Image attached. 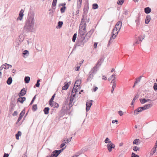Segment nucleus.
Masks as SVG:
<instances>
[{"label":"nucleus","instance_id":"nucleus-1","mask_svg":"<svg viewBox=\"0 0 157 157\" xmlns=\"http://www.w3.org/2000/svg\"><path fill=\"white\" fill-rule=\"evenodd\" d=\"M34 23V18L32 17H28L26 21L25 25L24 26V29H26L27 31H31L33 26Z\"/></svg>","mask_w":157,"mask_h":157},{"label":"nucleus","instance_id":"nucleus-2","mask_svg":"<svg viewBox=\"0 0 157 157\" xmlns=\"http://www.w3.org/2000/svg\"><path fill=\"white\" fill-rule=\"evenodd\" d=\"M87 41L84 36L78 35L77 41L76 45L78 46H83Z\"/></svg>","mask_w":157,"mask_h":157},{"label":"nucleus","instance_id":"nucleus-3","mask_svg":"<svg viewBox=\"0 0 157 157\" xmlns=\"http://www.w3.org/2000/svg\"><path fill=\"white\" fill-rule=\"evenodd\" d=\"M104 59L102 58L99 59L95 65L92 69L90 71L95 74L97 72L98 68L101 65Z\"/></svg>","mask_w":157,"mask_h":157},{"label":"nucleus","instance_id":"nucleus-4","mask_svg":"<svg viewBox=\"0 0 157 157\" xmlns=\"http://www.w3.org/2000/svg\"><path fill=\"white\" fill-rule=\"evenodd\" d=\"M89 21V19H87L86 17H85L84 15H82L79 28L86 29V23L88 22Z\"/></svg>","mask_w":157,"mask_h":157},{"label":"nucleus","instance_id":"nucleus-5","mask_svg":"<svg viewBox=\"0 0 157 157\" xmlns=\"http://www.w3.org/2000/svg\"><path fill=\"white\" fill-rule=\"evenodd\" d=\"M74 98L72 97H67L66 100L65 102L67 103L69 101V103L68 104L70 108H71L74 105V103L73 102Z\"/></svg>","mask_w":157,"mask_h":157},{"label":"nucleus","instance_id":"nucleus-6","mask_svg":"<svg viewBox=\"0 0 157 157\" xmlns=\"http://www.w3.org/2000/svg\"><path fill=\"white\" fill-rule=\"evenodd\" d=\"M119 31H118L117 30L115 29L114 28L113 29L112 32V35L110 37V39L109 41V43H110L112 38L113 39H114L116 38Z\"/></svg>","mask_w":157,"mask_h":157},{"label":"nucleus","instance_id":"nucleus-7","mask_svg":"<svg viewBox=\"0 0 157 157\" xmlns=\"http://www.w3.org/2000/svg\"><path fill=\"white\" fill-rule=\"evenodd\" d=\"M107 147L109 152H111L113 148H114L115 145L113 144L111 141H109L108 144L107 145Z\"/></svg>","mask_w":157,"mask_h":157},{"label":"nucleus","instance_id":"nucleus-8","mask_svg":"<svg viewBox=\"0 0 157 157\" xmlns=\"http://www.w3.org/2000/svg\"><path fill=\"white\" fill-rule=\"evenodd\" d=\"M94 29H91L90 31L86 33L85 36H84L85 37V39L87 41L91 36L92 34L94 32Z\"/></svg>","mask_w":157,"mask_h":157},{"label":"nucleus","instance_id":"nucleus-9","mask_svg":"<svg viewBox=\"0 0 157 157\" xmlns=\"http://www.w3.org/2000/svg\"><path fill=\"white\" fill-rule=\"evenodd\" d=\"M93 101L92 100H87L86 104V110L87 112L88 111L90 110V107L92 105V102Z\"/></svg>","mask_w":157,"mask_h":157},{"label":"nucleus","instance_id":"nucleus-10","mask_svg":"<svg viewBox=\"0 0 157 157\" xmlns=\"http://www.w3.org/2000/svg\"><path fill=\"white\" fill-rule=\"evenodd\" d=\"M86 31V29L79 28L78 35L84 36Z\"/></svg>","mask_w":157,"mask_h":157},{"label":"nucleus","instance_id":"nucleus-11","mask_svg":"<svg viewBox=\"0 0 157 157\" xmlns=\"http://www.w3.org/2000/svg\"><path fill=\"white\" fill-rule=\"evenodd\" d=\"M68 105L67 104V102L64 103L62 105V110L63 111L69 110L71 108H70Z\"/></svg>","mask_w":157,"mask_h":157},{"label":"nucleus","instance_id":"nucleus-12","mask_svg":"<svg viewBox=\"0 0 157 157\" xmlns=\"http://www.w3.org/2000/svg\"><path fill=\"white\" fill-rule=\"evenodd\" d=\"M122 25V22L121 21H118L114 29H117L118 31H119Z\"/></svg>","mask_w":157,"mask_h":157},{"label":"nucleus","instance_id":"nucleus-13","mask_svg":"<svg viewBox=\"0 0 157 157\" xmlns=\"http://www.w3.org/2000/svg\"><path fill=\"white\" fill-rule=\"evenodd\" d=\"M24 10L23 9H21L19 13L18 17L17 18V20L21 21L22 20L23 18V17L24 16Z\"/></svg>","mask_w":157,"mask_h":157},{"label":"nucleus","instance_id":"nucleus-14","mask_svg":"<svg viewBox=\"0 0 157 157\" xmlns=\"http://www.w3.org/2000/svg\"><path fill=\"white\" fill-rule=\"evenodd\" d=\"M115 75H111V77H113L114 76V78L112 80L111 83H113V86L112 87V88H113V89H114L116 87V78L115 77Z\"/></svg>","mask_w":157,"mask_h":157},{"label":"nucleus","instance_id":"nucleus-15","mask_svg":"<svg viewBox=\"0 0 157 157\" xmlns=\"http://www.w3.org/2000/svg\"><path fill=\"white\" fill-rule=\"evenodd\" d=\"M141 16V14L140 13H139L136 18L135 20L136 22V25L139 26L140 24V17Z\"/></svg>","mask_w":157,"mask_h":157},{"label":"nucleus","instance_id":"nucleus-16","mask_svg":"<svg viewBox=\"0 0 157 157\" xmlns=\"http://www.w3.org/2000/svg\"><path fill=\"white\" fill-rule=\"evenodd\" d=\"M26 91L25 88L22 89L20 92L18 94V95L19 97L22 96L24 95L26 93Z\"/></svg>","mask_w":157,"mask_h":157},{"label":"nucleus","instance_id":"nucleus-17","mask_svg":"<svg viewBox=\"0 0 157 157\" xmlns=\"http://www.w3.org/2000/svg\"><path fill=\"white\" fill-rule=\"evenodd\" d=\"M152 106V104H150L144 105L142 108L143 110L147 109H149Z\"/></svg>","mask_w":157,"mask_h":157},{"label":"nucleus","instance_id":"nucleus-18","mask_svg":"<svg viewBox=\"0 0 157 157\" xmlns=\"http://www.w3.org/2000/svg\"><path fill=\"white\" fill-rule=\"evenodd\" d=\"M10 65L7 64V63H5L1 66L0 67L1 69L3 70V69H8L10 67Z\"/></svg>","mask_w":157,"mask_h":157},{"label":"nucleus","instance_id":"nucleus-19","mask_svg":"<svg viewBox=\"0 0 157 157\" xmlns=\"http://www.w3.org/2000/svg\"><path fill=\"white\" fill-rule=\"evenodd\" d=\"M94 75V73H93L90 71L89 73V76L87 79V81H89L90 80H91V79L93 78Z\"/></svg>","mask_w":157,"mask_h":157},{"label":"nucleus","instance_id":"nucleus-20","mask_svg":"<svg viewBox=\"0 0 157 157\" xmlns=\"http://www.w3.org/2000/svg\"><path fill=\"white\" fill-rule=\"evenodd\" d=\"M59 155V154L57 151V150H55L52 153L51 157H57Z\"/></svg>","mask_w":157,"mask_h":157},{"label":"nucleus","instance_id":"nucleus-21","mask_svg":"<svg viewBox=\"0 0 157 157\" xmlns=\"http://www.w3.org/2000/svg\"><path fill=\"white\" fill-rule=\"evenodd\" d=\"M20 97L17 99V102H19L21 103H23L24 101L26 100V98L25 97Z\"/></svg>","mask_w":157,"mask_h":157},{"label":"nucleus","instance_id":"nucleus-22","mask_svg":"<svg viewBox=\"0 0 157 157\" xmlns=\"http://www.w3.org/2000/svg\"><path fill=\"white\" fill-rule=\"evenodd\" d=\"M49 104L51 106H53L54 107L57 108L59 106L58 104L53 101L51 103H49Z\"/></svg>","mask_w":157,"mask_h":157},{"label":"nucleus","instance_id":"nucleus-23","mask_svg":"<svg viewBox=\"0 0 157 157\" xmlns=\"http://www.w3.org/2000/svg\"><path fill=\"white\" fill-rule=\"evenodd\" d=\"M143 110L142 107H139L137 109H135L134 111V113L136 114H139L140 112H141Z\"/></svg>","mask_w":157,"mask_h":157},{"label":"nucleus","instance_id":"nucleus-24","mask_svg":"<svg viewBox=\"0 0 157 157\" xmlns=\"http://www.w3.org/2000/svg\"><path fill=\"white\" fill-rule=\"evenodd\" d=\"M88 9V6L86 5L85 6L83 10V14H86L87 13Z\"/></svg>","mask_w":157,"mask_h":157},{"label":"nucleus","instance_id":"nucleus-25","mask_svg":"<svg viewBox=\"0 0 157 157\" xmlns=\"http://www.w3.org/2000/svg\"><path fill=\"white\" fill-rule=\"evenodd\" d=\"M141 103L142 104H144L145 103L149 101H151L150 99H146L145 98L141 99L140 100Z\"/></svg>","mask_w":157,"mask_h":157},{"label":"nucleus","instance_id":"nucleus-26","mask_svg":"<svg viewBox=\"0 0 157 157\" xmlns=\"http://www.w3.org/2000/svg\"><path fill=\"white\" fill-rule=\"evenodd\" d=\"M150 20H151L150 16L149 15H147V16H146V17L145 19V23L146 24H148L149 23V22Z\"/></svg>","mask_w":157,"mask_h":157},{"label":"nucleus","instance_id":"nucleus-27","mask_svg":"<svg viewBox=\"0 0 157 157\" xmlns=\"http://www.w3.org/2000/svg\"><path fill=\"white\" fill-rule=\"evenodd\" d=\"M151 11V9L149 7L145 8L144 9V12L147 14L149 13Z\"/></svg>","mask_w":157,"mask_h":157},{"label":"nucleus","instance_id":"nucleus-28","mask_svg":"<svg viewBox=\"0 0 157 157\" xmlns=\"http://www.w3.org/2000/svg\"><path fill=\"white\" fill-rule=\"evenodd\" d=\"M81 83V81L80 80H76L74 86L78 87L80 86Z\"/></svg>","mask_w":157,"mask_h":157},{"label":"nucleus","instance_id":"nucleus-29","mask_svg":"<svg viewBox=\"0 0 157 157\" xmlns=\"http://www.w3.org/2000/svg\"><path fill=\"white\" fill-rule=\"evenodd\" d=\"M21 131H19L18 132L17 134L15 135L16 139L18 140L19 139V136H21Z\"/></svg>","mask_w":157,"mask_h":157},{"label":"nucleus","instance_id":"nucleus-30","mask_svg":"<svg viewBox=\"0 0 157 157\" xmlns=\"http://www.w3.org/2000/svg\"><path fill=\"white\" fill-rule=\"evenodd\" d=\"M49 108L48 107H45L44 108L43 111L45 114H48L49 113Z\"/></svg>","mask_w":157,"mask_h":157},{"label":"nucleus","instance_id":"nucleus-31","mask_svg":"<svg viewBox=\"0 0 157 157\" xmlns=\"http://www.w3.org/2000/svg\"><path fill=\"white\" fill-rule=\"evenodd\" d=\"M71 139H72L71 137V138L70 139L65 138V139H63V142H64L65 143L68 144L71 141ZM62 142H63V141H62Z\"/></svg>","mask_w":157,"mask_h":157},{"label":"nucleus","instance_id":"nucleus-32","mask_svg":"<svg viewBox=\"0 0 157 157\" xmlns=\"http://www.w3.org/2000/svg\"><path fill=\"white\" fill-rule=\"evenodd\" d=\"M30 80V78L29 76L25 77L24 79L25 82V83H28Z\"/></svg>","mask_w":157,"mask_h":157},{"label":"nucleus","instance_id":"nucleus-33","mask_svg":"<svg viewBox=\"0 0 157 157\" xmlns=\"http://www.w3.org/2000/svg\"><path fill=\"white\" fill-rule=\"evenodd\" d=\"M69 86V85L67 83L65 84V85L62 87V90H67Z\"/></svg>","mask_w":157,"mask_h":157},{"label":"nucleus","instance_id":"nucleus-34","mask_svg":"<svg viewBox=\"0 0 157 157\" xmlns=\"http://www.w3.org/2000/svg\"><path fill=\"white\" fill-rule=\"evenodd\" d=\"M143 39L144 38L143 37H142V38H141L140 37H139L137 40L136 41L135 43L137 44H139L141 42Z\"/></svg>","mask_w":157,"mask_h":157},{"label":"nucleus","instance_id":"nucleus-35","mask_svg":"<svg viewBox=\"0 0 157 157\" xmlns=\"http://www.w3.org/2000/svg\"><path fill=\"white\" fill-rule=\"evenodd\" d=\"M142 77V76H140V77H139L138 78L136 79V81L135 82V84H137L138 82L140 81Z\"/></svg>","mask_w":157,"mask_h":157},{"label":"nucleus","instance_id":"nucleus-36","mask_svg":"<svg viewBox=\"0 0 157 157\" xmlns=\"http://www.w3.org/2000/svg\"><path fill=\"white\" fill-rule=\"evenodd\" d=\"M156 150V149L154 146L153 148L151 150V151L150 155H153V154L155 152Z\"/></svg>","mask_w":157,"mask_h":157},{"label":"nucleus","instance_id":"nucleus-37","mask_svg":"<svg viewBox=\"0 0 157 157\" xmlns=\"http://www.w3.org/2000/svg\"><path fill=\"white\" fill-rule=\"evenodd\" d=\"M82 0H78V6L79 8H81L82 3Z\"/></svg>","mask_w":157,"mask_h":157},{"label":"nucleus","instance_id":"nucleus-38","mask_svg":"<svg viewBox=\"0 0 157 157\" xmlns=\"http://www.w3.org/2000/svg\"><path fill=\"white\" fill-rule=\"evenodd\" d=\"M37 109V105L36 104L32 106V110L34 112L36 111Z\"/></svg>","mask_w":157,"mask_h":157},{"label":"nucleus","instance_id":"nucleus-39","mask_svg":"<svg viewBox=\"0 0 157 157\" xmlns=\"http://www.w3.org/2000/svg\"><path fill=\"white\" fill-rule=\"evenodd\" d=\"M124 0H118L117 4L119 5H122L124 2Z\"/></svg>","mask_w":157,"mask_h":157},{"label":"nucleus","instance_id":"nucleus-40","mask_svg":"<svg viewBox=\"0 0 157 157\" xmlns=\"http://www.w3.org/2000/svg\"><path fill=\"white\" fill-rule=\"evenodd\" d=\"M140 140L138 139H135L133 142V144H138Z\"/></svg>","mask_w":157,"mask_h":157},{"label":"nucleus","instance_id":"nucleus-41","mask_svg":"<svg viewBox=\"0 0 157 157\" xmlns=\"http://www.w3.org/2000/svg\"><path fill=\"white\" fill-rule=\"evenodd\" d=\"M77 37V34L75 33L73 36L72 41L73 42H75L76 38Z\"/></svg>","mask_w":157,"mask_h":157},{"label":"nucleus","instance_id":"nucleus-42","mask_svg":"<svg viewBox=\"0 0 157 157\" xmlns=\"http://www.w3.org/2000/svg\"><path fill=\"white\" fill-rule=\"evenodd\" d=\"M55 95H56V94H54L53 95V96L52 97L51 99H50V100H49V103L50 102V103H51L53 101V100L54 99V98L55 97Z\"/></svg>","mask_w":157,"mask_h":157},{"label":"nucleus","instance_id":"nucleus-43","mask_svg":"<svg viewBox=\"0 0 157 157\" xmlns=\"http://www.w3.org/2000/svg\"><path fill=\"white\" fill-rule=\"evenodd\" d=\"M98 8V6L97 4H94L92 5V8L93 9H96Z\"/></svg>","mask_w":157,"mask_h":157},{"label":"nucleus","instance_id":"nucleus-44","mask_svg":"<svg viewBox=\"0 0 157 157\" xmlns=\"http://www.w3.org/2000/svg\"><path fill=\"white\" fill-rule=\"evenodd\" d=\"M140 148L136 146H134L133 148V150L135 151H137L140 150Z\"/></svg>","mask_w":157,"mask_h":157},{"label":"nucleus","instance_id":"nucleus-45","mask_svg":"<svg viewBox=\"0 0 157 157\" xmlns=\"http://www.w3.org/2000/svg\"><path fill=\"white\" fill-rule=\"evenodd\" d=\"M25 111L24 109H23L20 113L19 116L23 117L25 113Z\"/></svg>","mask_w":157,"mask_h":157},{"label":"nucleus","instance_id":"nucleus-46","mask_svg":"<svg viewBox=\"0 0 157 157\" xmlns=\"http://www.w3.org/2000/svg\"><path fill=\"white\" fill-rule=\"evenodd\" d=\"M138 95H136L135 96V97L134 98L132 102V103H131V104L132 105H133V104L135 102V101L137 98H138Z\"/></svg>","mask_w":157,"mask_h":157},{"label":"nucleus","instance_id":"nucleus-47","mask_svg":"<svg viewBox=\"0 0 157 157\" xmlns=\"http://www.w3.org/2000/svg\"><path fill=\"white\" fill-rule=\"evenodd\" d=\"M72 92H73V93H75V94H76L77 92H78L77 88H74V87L73 89Z\"/></svg>","mask_w":157,"mask_h":157},{"label":"nucleus","instance_id":"nucleus-48","mask_svg":"<svg viewBox=\"0 0 157 157\" xmlns=\"http://www.w3.org/2000/svg\"><path fill=\"white\" fill-rule=\"evenodd\" d=\"M66 8V7H63L61 8L60 11L61 13H63L65 12Z\"/></svg>","mask_w":157,"mask_h":157},{"label":"nucleus","instance_id":"nucleus-49","mask_svg":"<svg viewBox=\"0 0 157 157\" xmlns=\"http://www.w3.org/2000/svg\"><path fill=\"white\" fill-rule=\"evenodd\" d=\"M40 81V79H38L37 80V82H36V84L35 85L36 86V87H39V86H40V83H39V82Z\"/></svg>","mask_w":157,"mask_h":157},{"label":"nucleus","instance_id":"nucleus-50","mask_svg":"<svg viewBox=\"0 0 157 157\" xmlns=\"http://www.w3.org/2000/svg\"><path fill=\"white\" fill-rule=\"evenodd\" d=\"M153 88L156 91L157 90V83H154L153 86Z\"/></svg>","mask_w":157,"mask_h":157},{"label":"nucleus","instance_id":"nucleus-51","mask_svg":"<svg viewBox=\"0 0 157 157\" xmlns=\"http://www.w3.org/2000/svg\"><path fill=\"white\" fill-rule=\"evenodd\" d=\"M57 0H53L52 3V6H55L57 3Z\"/></svg>","mask_w":157,"mask_h":157},{"label":"nucleus","instance_id":"nucleus-52","mask_svg":"<svg viewBox=\"0 0 157 157\" xmlns=\"http://www.w3.org/2000/svg\"><path fill=\"white\" fill-rule=\"evenodd\" d=\"M63 22L62 21H59L58 23V26L59 28H61L63 25Z\"/></svg>","mask_w":157,"mask_h":157},{"label":"nucleus","instance_id":"nucleus-53","mask_svg":"<svg viewBox=\"0 0 157 157\" xmlns=\"http://www.w3.org/2000/svg\"><path fill=\"white\" fill-rule=\"evenodd\" d=\"M131 155V157H139L138 155L135 154L134 153H132Z\"/></svg>","mask_w":157,"mask_h":157},{"label":"nucleus","instance_id":"nucleus-54","mask_svg":"<svg viewBox=\"0 0 157 157\" xmlns=\"http://www.w3.org/2000/svg\"><path fill=\"white\" fill-rule=\"evenodd\" d=\"M65 146L64 148H65L67 146H66V145H65V144L64 143H62L60 146V148H62Z\"/></svg>","mask_w":157,"mask_h":157},{"label":"nucleus","instance_id":"nucleus-55","mask_svg":"<svg viewBox=\"0 0 157 157\" xmlns=\"http://www.w3.org/2000/svg\"><path fill=\"white\" fill-rule=\"evenodd\" d=\"M36 98V96H35L33 98L30 104V105H31L32 104H33V103L34 102V101L35 99Z\"/></svg>","mask_w":157,"mask_h":157},{"label":"nucleus","instance_id":"nucleus-56","mask_svg":"<svg viewBox=\"0 0 157 157\" xmlns=\"http://www.w3.org/2000/svg\"><path fill=\"white\" fill-rule=\"evenodd\" d=\"M76 95V94L75 93H73V92L72 91L71 94V95L70 97H72L73 98H75V95Z\"/></svg>","mask_w":157,"mask_h":157},{"label":"nucleus","instance_id":"nucleus-57","mask_svg":"<svg viewBox=\"0 0 157 157\" xmlns=\"http://www.w3.org/2000/svg\"><path fill=\"white\" fill-rule=\"evenodd\" d=\"M64 149V148H63L59 150H57V151L58 152L59 154L60 153L63 151Z\"/></svg>","mask_w":157,"mask_h":157},{"label":"nucleus","instance_id":"nucleus-58","mask_svg":"<svg viewBox=\"0 0 157 157\" xmlns=\"http://www.w3.org/2000/svg\"><path fill=\"white\" fill-rule=\"evenodd\" d=\"M64 149V148H63L59 150H57V151L58 152L59 154L60 153L63 151Z\"/></svg>","mask_w":157,"mask_h":157},{"label":"nucleus","instance_id":"nucleus-59","mask_svg":"<svg viewBox=\"0 0 157 157\" xmlns=\"http://www.w3.org/2000/svg\"><path fill=\"white\" fill-rule=\"evenodd\" d=\"M22 117H20V116H19V117L18 119V120H17V123L18 122H19V121L22 118Z\"/></svg>","mask_w":157,"mask_h":157},{"label":"nucleus","instance_id":"nucleus-60","mask_svg":"<svg viewBox=\"0 0 157 157\" xmlns=\"http://www.w3.org/2000/svg\"><path fill=\"white\" fill-rule=\"evenodd\" d=\"M118 113L120 116H122L123 113L121 111H118Z\"/></svg>","mask_w":157,"mask_h":157},{"label":"nucleus","instance_id":"nucleus-61","mask_svg":"<svg viewBox=\"0 0 157 157\" xmlns=\"http://www.w3.org/2000/svg\"><path fill=\"white\" fill-rule=\"evenodd\" d=\"M109 140V139L108 138V137H107L106 139H105V143H108V142L109 141H108Z\"/></svg>","mask_w":157,"mask_h":157},{"label":"nucleus","instance_id":"nucleus-62","mask_svg":"<svg viewBox=\"0 0 157 157\" xmlns=\"http://www.w3.org/2000/svg\"><path fill=\"white\" fill-rule=\"evenodd\" d=\"M28 53H29V52L27 50H25L24 51L23 54L24 55H25Z\"/></svg>","mask_w":157,"mask_h":157},{"label":"nucleus","instance_id":"nucleus-63","mask_svg":"<svg viewBox=\"0 0 157 157\" xmlns=\"http://www.w3.org/2000/svg\"><path fill=\"white\" fill-rule=\"evenodd\" d=\"M9 154H8L5 153L3 155V157H8Z\"/></svg>","mask_w":157,"mask_h":157},{"label":"nucleus","instance_id":"nucleus-64","mask_svg":"<svg viewBox=\"0 0 157 157\" xmlns=\"http://www.w3.org/2000/svg\"><path fill=\"white\" fill-rule=\"evenodd\" d=\"M154 147H155V148L156 149V152L157 153V140L156 141L155 144L154 146Z\"/></svg>","mask_w":157,"mask_h":157}]
</instances>
